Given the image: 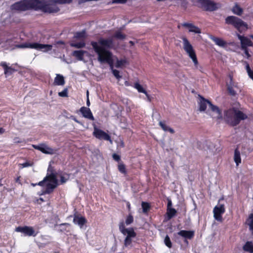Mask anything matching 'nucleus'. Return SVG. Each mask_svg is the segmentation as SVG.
<instances>
[{"label":"nucleus","instance_id":"4","mask_svg":"<svg viewBox=\"0 0 253 253\" xmlns=\"http://www.w3.org/2000/svg\"><path fill=\"white\" fill-rule=\"evenodd\" d=\"M225 21L226 24L232 25L240 33L248 29L247 24L238 17L228 16Z\"/></svg>","mask_w":253,"mask_h":253},{"label":"nucleus","instance_id":"51","mask_svg":"<svg viewBox=\"0 0 253 253\" xmlns=\"http://www.w3.org/2000/svg\"><path fill=\"white\" fill-rule=\"evenodd\" d=\"M242 49L244 51L245 54L246 55L247 58H249L251 57V55L249 52L248 48H242Z\"/></svg>","mask_w":253,"mask_h":253},{"label":"nucleus","instance_id":"60","mask_svg":"<svg viewBox=\"0 0 253 253\" xmlns=\"http://www.w3.org/2000/svg\"><path fill=\"white\" fill-rule=\"evenodd\" d=\"M112 250L115 252L117 250V246L116 245L115 247H112Z\"/></svg>","mask_w":253,"mask_h":253},{"label":"nucleus","instance_id":"15","mask_svg":"<svg viewBox=\"0 0 253 253\" xmlns=\"http://www.w3.org/2000/svg\"><path fill=\"white\" fill-rule=\"evenodd\" d=\"M80 111L84 117L89 119L91 121L94 120V118L89 108L82 107L80 109Z\"/></svg>","mask_w":253,"mask_h":253},{"label":"nucleus","instance_id":"64","mask_svg":"<svg viewBox=\"0 0 253 253\" xmlns=\"http://www.w3.org/2000/svg\"><path fill=\"white\" fill-rule=\"evenodd\" d=\"M2 181V178H0V186H2V184L1 183Z\"/></svg>","mask_w":253,"mask_h":253},{"label":"nucleus","instance_id":"29","mask_svg":"<svg viewBox=\"0 0 253 253\" xmlns=\"http://www.w3.org/2000/svg\"><path fill=\"white\" fill-rule=\"evenodd\" d=\"M243 250L250 253H253V243L252 242L248 241L243 246Z\"/></svg>","mask_w":253,"mask_h":253},{"label":"nucleus","instance_id":"63","mask_svg":"<svg viewBox=\"0 0 253 253\" xmlns=\"http://www.w3.org/2000/svg\"><path fill=\"white\" fill-rule=\"evenodd\" d=\"M20 177L19 176V177H18L16 179V182H18L19 181V180H20Z\"/></svg>","mask_w":253,"mask_h":253},{"label":"nucleus","instance_id":"56","mask_svg":"<svg viewBox=\"0 0 253 253\" xmlns=\"http://www.w3.org/2000/svg\"><path fill=\"white\" fill-rule=\"evenodd\" d=\"M145 95L146 96L147 98V99L149 101H151V97L150 96L149 94H148V93H147V92L146 91V93L145 94Z\"/></svg>","mask_w":253,"mask_h":253},{"label":"nucleus","instance_id":"39","mask_svg":"<svg viewBox=\"0 0 253 253\" xmlns=\"http://www.w3.org/2000/svg\"><path fill=\"white\" fill-rule=\"evenodd\" d=\"M113 37L118 40H123L126 38V35L123 34L121 31H117L114 34Z\"/></svg>","mask_w":253,"mask_h":253},{"label":"nucleus","instance_id":"7","mask_svg":"<svg viewBox=\"0 0 253 253\" xmlns=\"http://www.w3.org/2000/svg\"><path fill=\"white\" fill-rule=\"evenodd\" d=\"M19 48H30L36 49L37 50H42L46 52L51 50L52 46L50 44H41L38 42L28 43L26 42L23 44L17 45Z\"/></svg>","mask_w":253,"mask_h":253},{"label":"nucleus","instance_id":"19","mask_svg":"<svg viewBox=\"0 0 253 253\" xmlns=\"http://www.w3.org/2000/svg\"><path fill=\"white\" fill-rule=\"evenodd\" d=\"M183 27L187 28L189 30V32L195 33L200 34L201 31L198 27L194 25L193 24L188 23H184L182 24Z\"/></svg>","mask_w":253,"mask_h":253},{"label":"nucleus","instance_id":"23","mask_svg":"<svg viewBox=\"0 0 253 253\" xmlns=\"http://www.w3.org/2000/svg\"><path fill=\"white\" fill-rule=\"evenodd\" d=\"M209 107L212 112H216L217 114V119H221L222 118L221 110L217 106L212 104L211 102H209Z\"/></svg>","mask_w":253,"mask_h":253},{"label":"nucleus","instance_id":"8","mask_svg":"<svg viewBox=\"0 0 253 253\" xmlns=\"http://www.w3.org/2000/svg\"><path fill=\"white\" fill-rule=\"evenodd\" d=\"M198 2L206 11H213L218 9L217 4L210 0H198Z\"/></svg>","mask_w":253,"mask_h":253},{"label":"nucleus","instance_id":"35","mask_svg":"<svg viewBox=\"0 0 253 253\" xmlns=\"http://www.w3.org/2000/svg\"><path fill=\"white\" fill-rule=\"evenodd\" d=\"M118 170L122 174L124 175L126 174L127 170L126 169V167L125 165L123 163V162H121L119 163L118 165Z\"/></svg>","mask_w":253,"mask_h":253},{"label":"nucleus","instance_id":"10","mask_svg":"<svg viewBox=\"0 0 253 253\" xmlns=\"http://www.w3.org/2000/svg\"><path fill=\"white\" fill-rule=\"evenodd\" d=\"M93 135L96 138L111 141L110 136L103 130L98 128L95 125H93Z\"/></svg>","mask_w":253,"mask_h":253},{"label":"nucleus","instance_id":"17","mask_svg":"<svg viewBox=\"0 0 253 253\" xmlns=\"http://www.w3.org/2000/svg\"><path fill=\"white\" fill-rule=\"evenodd\" d=\"M73 221L75 224H78L80 228H82L87 222L86 219L84 217L79 216L76 214H75L74 215Z\"/></svg>","mask_w":253,"mask_h":253},{"label":"nucleus","instance_id":"47","mask_svg":"<svg viewBox=\"0 0 253 253\" xmlns=\"http://www.w3.org/2000/svg\"><path fill=\"white\" fill-rule=\"evenodd\" d=\"M47 181H48V174L46 175V176L43 178L42 180L40 181L39 183H37V184L40 186H43L44 185V183Z\"/></svg>","mask_w":253,"mask_h":253},{"label":"nucleus","instance_id":"43","mask_svg":"<svg viewBox=\"0 0 253 253\" xmlns=\"http://www.w3.org/2000/svg\"><path fill=\"white\" fill-rule=\"evenodd\" d=\"M165 245L169 248L172 247V244L170 239L168 235H166L164 240Z\"/></svg>","mask_w":253,"mask_h":253},{"label":"nucleus","instance_id":"22","mask_svg":"<svg viewBox=\"0 0 253 253\" xmlns=\"http://www.w3.org/2000/svg\"><path fill=\"white\" fill-rule=\"evenodd\" d=\"M210 102L209 100L201 96V100L199 103V110L200 111H205L207 109V104L209 105V102Z\"/></svg>","mask_w":253,"mask_h":253},{"label":"nucleus","instance_id":"41","mask_svg":"<svg viewBox=\"0 0 253 253\" xmlns=\"http://www.w3.org/2000/svg\"><path fill=\"white\" fill-rule=\"evenodd\" d=\"M60 184L66 183L70 178V174L64 173L63 175H60Z\"/></svg>","mask_w":253,"mask_h":253},{"label":"nucleus","instance_id":"21","mask_svg":"<svg viewBox=\"0 0 253 253\" xmlns=\"http://www.w3.org/2000/svg\"><path fill=\"white\" fill-rule=\"evenodd\" d=\"M87 52L85 50H75L72 53V55L76 57L79 61H83L84 54Z\"/></svg>","mask_w":253,"mask_h":253},{"label":"nucleus","instance_id":"40","mask_svg":"<svg viewBox=\"0 0 253 253\" xmlns=\"http://www.w3.org/2000/svg\"><path fill=\"white\" fill-rule=\"evenodd\" d=\"M245 67L249 77L253 80V71L250 68L249 63L245 61Z\"/></svg>","mask_w":253,"mask_h":253},{"label":"nucleus","instance_id":"44","mask_svg":"<svg viewBox=\"0 0 253 253\" xmlns=\"http://www.w3.org/2000/svg\"><path fill=\"white\" fill-rule=\"evenodd\" d=\"M133 222V217L131 214H129L126 219V224L128 225Z\"/></svg>","mask_w":253,"mask_h":253},{"label":"nucleus","instance_id":"46","mask_svg":"<svg viewBox=\"0 0 253 253\" xmlns=\"http://www.w3.org/2000/svg\"><path fill=\"white\" fill-rule=\"evenodd\" d=\"M73 0H55V2L59 4L70 3Z\"/></svg>","mask_w":253,"mask_h":253},{"label":"nucleus","instance_id":"6","mask_svg":"<svg viewBox=\"0 0 253 253\" xmlns=\"http://www.w3.org/2000/svg\"><path fill=\"white\" fill-rule=\"evenodd\" d=\"M183 40V49L192 60L195 67L198 65V61L197 58L195 51L188 39L185 37L182 38Z\"/></svg>","mask_w":253,"mask_h":253},{"label":"nucleus","instance_id":"3","mask_svg":"<svg viewBox=\"0 0 253 253\" xmlns=\"http://www.w3.org/2000/svg\"><path fill=\"white\" fill-rule=\"evenodd\" d=\"M247 118V116L241 111L231 108L224 112V120L225 122L231 126L239 125L242 120Z\"/></svg>","mask_w":253,"mask_h":253},{"label":"nucleus","instance_id":"50","mask_svg":"<svg viewBox=\"0 0 253 253\" xmlns=\"http://www.w3.org/2000/svg\"><path fill=\"white\" fill-rule=\"evenodd\" d=\"M33 165V163H30L29 162H26L25 163H24L23 164H20L22 166V168H26L28 167H31Z\"/></svg>","mask_w":253,"mask_h":253},{"label":"nucleus","instance_id":"31","mask_svg":"<svg viewBox=\"0 0 253 253\" xmlns=\"http://www.w3.org/2000/svg\"><path fill=\"white\" fill-rule=\"evenodd\" d=\"M85 37V32L84 31L76 32V33H75L74 36V38L75 39L81 40L82 41H84Z\"/></svg>","mask_w":253,"mask_h":253},{"label":"nucleus","instance_id":"32","mask_svg":"<svg viewBox=\"0 0 253 253\" xmlns=\"http://www.w3.org/2000/svg\"><path fill=\"white\" fill-rule=\"evenodd\" d=\"M232 12L239 16H240L242 14L243 10L242 8H241L237 3L233 7L232 9Z\"/></svg>","mask_w":253,"mask_h":253},{"label":"nucleus","instance_id":"34","mask_svg":"<svg viewBox=\"0 0 253 253\" xmlns=\"http://www.w3.org/2000/svg\"><path fill=\"white\" fill-rule=\"evenodd\" d=\"M247 222L249 226L252 234L253 235V213H251L249 215Z\"/></svg>","mask_w":253,"mask_h":253},{"label":"nucleus","instance_id":"37","mask_svg":"<svg viewBox=\"0 0 253 253\" xmlns=\"http://www.w3.org/2000/svg\"><path fill=\"white\" fill-rule=\"evenodd\" d=\"M141 206L143 212L145 213H147L151 209L150 204L148 202H142L141 203Z\"/></svg>","mask_w":253,"mask_h":253},{"label":"nucleus","instance_id":"54","mask_svg":"<svg viewBox=\"0 0 253 253\" xmlns=\"http://www.w3.org/2000/svg\"><path fill=\"white\" fill-rule=\"evenodd\" d=\"M87 96H88V91H87ZM86 105L87 106H89L90 105V101L88 99V96H87V98Z\"/></svg>","mask_w":253,"mask_h":253},{"label":"nucleus","instance_id":"62","mask_svg":"<svg viewBox=\"0 0 253 253\" xmlns=\"http://www.w3.org/2000/svg\"><path fill=\"white\" fill-rule=\"evenodd\" d=\"M31 185L32 186H33V187H35V186H36L38 185L37 183H32L31 184Z\"/></svg>","mask_w":253,"mask_h":253},{"label":"nucleus","instance_id":"45","mask_svg":"<svg viewBox=\"0 0 253 253\" xmlns=\"http://www.w3.org/2000/svg\"><path fill=\"white\" fill-rule=\"evenodd\" d=\"M58 95L60 97H67L68 96V89L64 88L62 91L58 93Z\"/></svg>","mask_w":253,"mask_h":253},{"label":"nucleus","instance_id":"16","mask_svg":"<svg viewBox=\"0 0 253 253\" xmlns=\"http://www.w3.org/2000/svg\"><path fill=\"white\" fill-rule=\"evenodd\" d=\"M177 234L186 239L191 240L193 239L195 235V232L193 230H182L177 233Z\"/></svg>","mask_w":253,"mask_h":253},{"label":"nucleus","instance_id":"30","mask_svg":"<svg viewBox=\"0 0 253 253\" xmlns=\"http://www.w3.org/2000/svg\"><path fill=\"white\" fill-rule=\"evenodd\" d=\"M177 211L174 208H171L167 209V216L168 220L171 219L176 214Z\"/></svg>","mask_w":253,"mask_h":253},{"label":"nucleus","instance_id":"52","mask_svg":"<svg viewBox=\"0 0 253 253\" xmlns=\"http://www.w3.org/2000/svg\"><path fill=\"white\" fill-rule=\"evenodd\" d=\"M127 1V0H113L114 3H125Z\"/></svg>","mask_w":253,"mask_h":253},{"label":"nucleus","instance_id":"28","mask_svg":"<svg viewBox=\"0 0 253 253\" xmlns=\"http://www.w3.org/2000/svg\"><path fill=\"white\" fill-rule=\"evenodd\" d=\"M60 227H61L60 229L58 230V231L61 233H68L70 231L69 229H67L68 227H70L71 226V224L68 223H61L59 225Z\"/></svg>","mask_w":253,"mask_h":253},{"label":"nucleus","instance_id":"59","mask_svg":"<svg viewBox=\"0 0 253 253\" xmlns=\"http://www.w3.org/2000/svg\"><path fill=\"white\" fill-rule=\"evenodd\" d=\"M188 239H184V243L186 244V245L188 244V241L187 240Z\"/></svg>","mask_w":253,"mask_h":253},{"label":"nucleus","instance_id":"13","mask_svg":"<svg viewBox=\"0 0 253 253\" xmlns=\"http://www.w3.org/2000/svg\"><path fill=\"white\" fill-rule=\"evenodd\" d=\"M238 37L241 41L242 48H248V46H252L253 45L252 42L247 37L239 34H238Z\"/></svg>","mask_w":253,"mask_h":253},{"label":"nucleus","instance_id":"49","mask_svg":"<svg viewBox=\"0 0 253 253\" xmlns=\"http://www.w3.org/2000/svg\"><path fill=\"white\" fill-rule=\"evenodd\" d=\"M112 157L115 161H116L119 163L121 162V157L120 155H119L116 153H114L112 155Z\"/></svg>","mask_w":253,"mask_h":253},{"label":"nucleus","instance_id":"11","mask_svg":"<svg viewBox=\"0 0 253 253\" xmlns=\"http://www.w3.org/2000/svg\"><path fill=\"white\" fill-rule=\"evenodd\" d=\"M225 211V209L224 205L221 204L218 206H215L213 210V216L215 219L218 221H222V214H223Z\"/></svg>","mask_w":253,"mask_h":253},{"label":"nucleus","instance_id":"38","mask_svg":"<svg viewBox=\"0 0 253 253\" xmlns=\"http://www.w3.org/2000/svg\"><path fill=\"white\" fill-rule=\"evenodd\" d=\"M133 87L136 88L139 92L143 93L144 94L146 93V91L143 88L142 86L140 84L138 83H135Z\"/></svg>","mask_w":253,"mask_h":253},{"label":"nucleus","instance_id":"58","mask_svg":"<svg viewBox=\"0 0 253 253\" xmlns=\"http://www.w3.org/2000/svg\"><path fill=\"white\" fill-rule=\"evenodd\" d=\"M126 206L128 210L130 209V204L129 202H127L126 204Z\"/></svg>","mask_w":253,"mask_h":253},{"label":"nucleus","instance_id":"5","mask_svg":"<svg viewBox=\"0 0 253 253\" xmlns=\"http://www.w3.org/2000/svg\"><path fill=\"white\" fill-rule=\"evenodd\" d=\"M119 230L124 235H126L124 240V246L126 247L130 246L132 243V239L136 236L133 228H126L124 222L122 221L119 223Z\"/></svg>","mask_w":253,"mask_h":253},{"label":"nucleus","instance_id":"55","mask_svg":"<svg viewBox=\"0 0 253 253\" xmlns=\"http://www.w3.org/2000/svg\"><path fill=\"white\" fill-rule=\"evenodd\" d=\"M71 119L74 120L75 122L79 123V121L76 119V118L73 116L71 117Z\"/></svg>","mask_w":253,"mask_h":253},{"label":"nucleus","instance_id":"61","mask_svg":"<svg viewBox=\"0 0 253 253\" xmlns=\"http://www.w3.org/2000/svg\"><path fill=\"white\" fill-rule=\"evenodd\" d=\"M126 86H129V84L128 81H126L125 83Z\"/></svg>","mask_w":253,"mask_h":253},{"label":"nucleus","instance_id":"36","mask_svg":"<svg viewBox=\"0 0 253 253\" xmlns=\"http://www.w3.org/2000/svg\"><path fill=\"white\" fill-rule=\"evenodd\" d=\"M71 46L77 48H82L85 46V43L84 40L79 42H73L70 44Z\"/></svg>","mask_w":253,"mask_h":253},{"label":"nucleus","instance_id":"26","mask_svg":"<svg viewBox=\"0 0 253 253\" xmlns=\"http://www.w3.org/2000/svg\"><path fill=\"white\" fill-rule=\"evenodd\" d=\"M159 126H161L162 129L165 131H169L170 133L173 134L175 132L174 130L167 126L165 122L160 121L159 123Z\"/></svg>","mask_w":253,"mask_h":253},{"label":"nucleus","instance_id":"33","mask_svg":"<svg viewBox=\"0 0 253 253\" xmlns=\"http://www.w3.org/2000/svg\"><path fill=\"white\" fill-rule=\"evenodd\" d=\"M56 188V185H53L51 183H48L46 185V189L44 191V194H50L53 191V190Z\"/></svg>","mask_w":253,"mask_h":253},{"label":"nucleus","instance_id":"53","mask_svg":"<svg viewBox=\"0 0 253 253\" xmlns=\"http://www.w3.org/2000/svg\"><path fill=\"white\" fill-rule=\"evenodd\" d=\"M171 206H172V202H171V200L168 199L167 209L172 208Z\"/></svg>","mask_w":253,"mask_h":253},{"label":"nucleus","instance_id":"48","mask_svg":"<svg viewBox=\"0 0 253 253\" xmlns=\"http://www.w3.org/2000/svg\"><path fill=\"white\" fill-rule=\"evenodd\" d=\"M50 173H53L54 174L57 175V173H56V171H55L54 168L53 167L51 166L50 165L49 166V167L47 169V174H49Z\"/></svg>","mask_w":253,"mask_h":253},{"label":"nucleus","instance_id":"9","mask_svg":"<svg viewBox=\"0 0 253 253\" xmlns=\"http://www.w3.org/2000/svg\"><path fill=\"white\" fill-rule=\"evenodd\" d=\"M15 231L22 233L24 235L28 236L35 237L38 234V232H36L32 226H18L16 228Z\"/></svg>","mask_w":253,"mask_h":253},{"label":"nucleus","instance_id":"12","mask_svg":"<svg viewBox=\"0 0 253 253\" xmlns=\"http://www.w3.org/2000/svg\"><path fill=\"white\" fill-rule=\"evenodd\" d=\"M32 147L36 149L41 151L44 154H53L54 153V150L46 146L45 144L42 143L40 145H33Z\"/></svg>","mask_w":253,"mask_h":253},{"label":"nucleus","instance_id":"20","mask_svg":"<svg viewBox=\"0 0 253 253\" xmlns=\"http://www.w3.org/2000/svg\"><path fill=\"white\" fill-rule=\"evenodd\" d=\"M210 39L215 42V43L220 47H225L227 45V42L221 38L215 37L213 36H211Z\"/></svg>","mask_w":253,"mask_h":253},{"label":"nucleus","instance_id":"57","mask_svg":"<svg viewBox=\"0 0 253 253\" xmlns=\"http://www.w3.org/2000/svg\"><path fill=\"white\" fill-rule=\"evenodd\" d=\"M4 129L2 127H0V134H2L4 133Z\"/></svg>","mask_w":253,"mask_h":253},{"label":"nucleus","instance_id":"14","mask_svg":"<svg viewBox=\"0 0 253 253\" xmlns=\"http://www.w3.org/2000/svg\"><path fill=\"white\" fill-rule=\"evenodd\" d=\"M234 87L237 88V85L234 83L233 77L230 76V81L227 84V89L228 93L233 96H235L237 94L236 91L234 89Z\"/></svg>","mask_w":253,"mask_h":253},{"label":"nucleus","instance_id":"25","mask_svg":"<svg viewBox=\"0 0 253 253\" xmlns=\"http://www.w3.org/2000/svg\"><path fill=\"white\" fill-rule=\"evenodd\" d=\"M48 181L50 182L53 185H56V187L59 185L57 175L53 173L48 174Z\"/></svg>","mask_w":253,"mask_h":253},{"label":"nucleus","instance_id":"42","mask_svg":"<svg viewBox=\"0 0 253 253\" xmlns=\"http://www.w3.org/2000/svg\"><path fill=\"white\" fill-rule=\"evenodd\" d=\"M127 63V61L126 59L117 60L115 66L117 68H122V67L124 66Z\"/></svg>","mask_w":253,"mask_h":253},{"label":"nucleus","instance_id":"24","mask_svg":"<svg viewBox=\"0 0 253 253\" xmlns=\"http://www.w3.org/2000/svg\"><path fill=\"white\" fill-rule=\"evenodd\" d=\"M53 84L55 85H63L65 84L64 77L60 74H57Z\"/></svg>","mask_w":253,"mask_h":253},{"label":"nucleus","instance_id":"2","mask_svg":"<svg viewBox=\"0 0 253 253\" xmlns=\"http://www.w3.org/2000/svg\"><path fill=\"white\" fill-rule=\"evenodd\" d=\"M10 9L18 12L34 10L48 13H56L60 10L55 4H46L42 0H22L12 4Z\"/></svg>","mask_w":253,"mask_h":253},{"label":"nucleus","instance_id":"18","mask_svg":"<svg viewBox=\"0 0 253 253\" xmlns=\"http://www.w3.org/2000/svg\"><path fill=\"white\" fill-rule=\"evenodd\" d=\"M0 65L3 68L4 70V74L6 77L11 75L16 70L11 67L8 66L5 62H1L0 63Z\"/></svg>","mask_w":253,"mask_h":253},{"label":"nucleus","instance_id":"27","mask_svg":"<svg viewBox=\"0 0 253 253\" xmlns=\"http://www.w3.org/2000/svg\"><path fill=\"white\" fill-rule=\"evenodd\" d=\"M234 160L237 166L241 162L240 152L238 148L235 149L234 151Z\"/></svg>","mask_w":253,"mask_h":253},{"label":"nucleus","instance_id":"1","mask_svg":"<svg viewBox=\"0 0 253 253\" xmlns=\"http://www.w3.org/2000/svg\"><path fill=\"white\" fill-rule=\"evenodd\" d=\"M90 44L98 55V60L101 63L108 64L112 69L113 75L118 81H120L122 76L120 75V72L118 70L113 69V54L109 50V49L113 47V40L112 39L100 38L97 42H91Z\"/></svg>","mask_w":253,"mask_h":253}]
</instances>
